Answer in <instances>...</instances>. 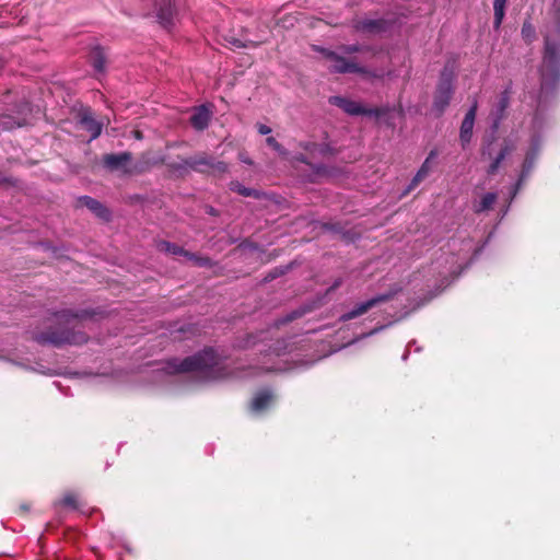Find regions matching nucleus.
I'll return each mask as SVG.
<instances>
[{
	"label": "nucleus",
	"mask_w": 560,
	"mask_h": 560,
	"mask_svg": "<svg viewBox=\"0 0 560 560\" xmlns=\"http://www.w3.org/2000/svg\"><path fill=\"white\" fill-rule=\"evenodd\" d=\"M228 361L222 360L213 349H206L182 361L174 359L166 362L164 370L170 373L195 372L203 381H212L235 375L228 372Z\"/></svg>",
	"instance_id": "1"
},
{
	"label": "nucleus",
	"mask_w": 560,
	"mask_h": 560,
	"mask_svg": "<svg viewBox=\"0 0 560 560\" xmlns=\"http://www.w3.org/2000/svg\"><path fill=\"white\" fill-rule=\"evenodd\" d=\"M36 341L43 345H52L56 347L62 345H80L88 340V337L81 331L65 329L61 331L42 332L35 337Z\"/></svg>",
	"instance_id": "2"
},
{
	"label": "nucleus",
	"mask_w": 560,
	"mask_h": 560,
	"mask_svg": "<svg viewBox=\"0 0 560 560\" xmlns=\"http://www.w3.org/2000/svg\"><path fill=\"white\" fill-rule=\"evenodd\" d=\"M326 66L334 72H358L360 69L334 51L323 50Z\"/></svg>",
	"instance_id": "3"
},
{
	"label": "nucleus",
	"mask_w": 560,
	"mask_h": 560,
	"mask_svg": "<svg viewBox=\"0 0 560 560\" xmlns=\"http://www.w3.org/2000/svg\"><path fill=\"white\" fill-rule=\"evenodd\" d=\"M158 247L160 252L171 254L174 256H184L186 259L190 260L194 265L197 266H205L208 262V259L198 257L195 254H190L184 250L182 247L170 242H160Z\"/></svg>",
	"instance_id": "4"
},
{
	"label": "nucleus",
	"mask_w": 560,
	"mask_h": 560,
	"mask_svg": "<svg viewBox=\"0 0 560 560\" xmlns=\"http://www.w3.org/2000/svg\"><path fill=\"white\" fill-rule=\"evenodd\" d=\"M174 15H175V8L172 2V0H163L158 9V20L159 23L165 27L168 28L173 26L174 24Z\"/></svg>",
	"instance_id": "5"
},
{
	"label": "nucleus",
	"mask_w": 560,
	"mask_h": 560,
	"mask_svg": "<svg viewBox=\"0 0 560 560\" xmlns=\"http://www.w3.org/2000/svg\"><path fill=\"white\" fill-rule=\"evenodd\" d=\"M453 89L450 81L442 82L436 91L434 98V107L436 110L442 112L450 103Z\"/></svg>",
	"instance_id": "6"
},
{
	"label": "nucleus",
	"mask_w": 560,
	"mask_h": 560,
	"mask_svg": "<svg viewBox=\"0 0 560 560\" xmlns=\"http://www.w3.org/2000/svg\"><path fill=\"white\" fill-rule=\"evenodd\" d=\"M212 113L207 105H200L196 108L195 113L190 116V122L197 130H203L208 127Z\"/></svg>",
	"instance_id": "7"
},
{
	"label": "nucleus",
	"mask_w": 560,
	"mask_h": 560,
	"mask_svg": "<svg viewBox=\"0 0 560 560\" xmlns=\"http://www.w3.org/2000/svg\"><path fill=\"white\" fill-rule=\"evenodd\" d=\"M80 125L90 133V140L96 139L102 132L103 125L96 121L89 110L81 114Z\"/></svg>",
	"instance_id": "8"
},
{
	"label": "nucleus",
	"mask_w": 560,
	"mask_h": 560,
	"mask_svg": "<svg viewBox=\"0 0 560 560\" xmlns=\"http://www.w3.org/2000/svg\"><path fill=\"white\" fill-rule=\"evenodd\" d=\"M273 404V395L270 390L264 389L255 395L252 401V411L260 413L267 410Z\"/></svg>",
	"instance_id": "9"
},
{
	"label": "nucleus",
	"mask_w": 560,
	"mask_h": 560,
	"mask_svg": "<svg viewBox=\"0 0 560 560\" xmlns=\"http://www.w3.org/2000/svg\"><path fill=\"white\" fill-rule=\"evenodd\" d=\"M476 117V105H474L466 114L462 127H460V140L463 144L468 143L470 141L472 135V128L475 124Z\"/></svg>",
	"instance_id": "10"
},
{
	"label": "nucleus",
	"mask_w": 560,
	"mask_h": 560,
	"mask_svg": "<svg viewBox=\"0 0 560 560\" xmlns=\"http://www.w3.org/2000/svg\"><path fill=\"white\" fill-rule=\"evenodd\" d=\"M436 156V153L434 151H431L429 156L425 159V161L422 163L421 167L415 175L411 187H416L419 185L432 171L433 164H434V158Z\"/></svg>",
	"instance_id": "11"
},
{
	"label": "nucleus",
	"mask_w": 560,
	"mask_h": 560,
	"mask_svg": "<svg viewBox=\"0 0 560 560\" xmlns=\"http://www.w3.org/2000/svg\"><path fill=\"white\" fill-rule=\"evenodd\" d=\"M381 300H383V296L377 298V299H371V300H369L366 302L360 303L352 311H350L347 314L342 315L341 319L342 320H349V319L355 318L358 316H361L364 313H366L371 307H373Z\"/></svg>",
	"instance_id": "12"
},
{
	"label": "nucleus",
	"mask_w": 560,
	"mask_h": 560,
	"mask_svg": "<svg viewBox=\"0 0 560 560\" xmlns=\"http://www.w3.org/2000/svg\"><path fill=\"white\" fill-rule=\"evenodd\" d=\"M332 103L341 107L346 113L350 115L366 113L359 103L351 100L336 96L332 98Z\"/></svg>",
	"instance_id": "13"
},
{
	"label": "nucleus",
	"mask_w": 560,
	"mask_h": 560,
	"mask_svg": "<svg viewBox=\"0 0 560 560\" xmlns=\"http://www.w3.org/2000/svg\"><path fill=\"white\" fill-rule=\"evenodd\" d=\"M81 202L83 206H85L88 209H90L93 213H95L98 218L107 220L109 218L108 210L97 200L91 198V197H83L81 198Z\"/></svg>",
	"instance_id": "14"
},
{
	"label": "nucleus",
	"mask_w": 560,
	"mask_h": 560,
	"mask_svg": "<svg viewBox=\"0 0 560 560\" xmlns=\"http://www.w3.org/2000/svg\"><path fill=\"white\" fill-rule=\"evenodd\" d=\"M131 160V154L124 152L119 154H108L104 158V163L112 170L125 166Z\"/></svg>",
	"instance_id": "15"
},
{
	"label": "nucleus",
	"mask_w": 560,
	"mask_h": 560,
	"mask_svg": "<svg viewBox=\"0 0 560 560\" xmlns=\"http://www.w3.org/2000/svg\"><path fill=\"white\" fill-rule=\"evenodd\" d=\"M497 201V195L488 192L482 196L481 200L475 206L476 212H483L492 208Z\"/></svg>",
	"instance_id": "16"
},
{
	"label": "nucleus",
	"mask_w": 560,
	"mask_h": 560,
	"mask_svg": "<svg viewBox=\"0 0 560 560\" xmlns=\"http://www.w3.org/2000/svg\"><path fill=\"white\" fill-rule=\"evenodd\" d=\"M508 0H494L493 10H494V26L500 27L504 14H505V4Z\"/></svg>",
	"instance_id": "17"
},
{
	"label": "nucleus",
	"mask_w": 560,
	"mask_h": 560,
	"mask_svg": "<svg viewBox=\"0 0 560 560\" xmlns=\"http://www.w3.org/2000/svg\"><path fill=\"white\" fill-rule=\"evenodd\" d=\"M55 318H56L57 323H60V324L63 323V324L69 325L71 323L78 320V315L72 314L69 311H61V312H58L55 314Z\"/></svg>",
	"instance_id": "18"
},
{
	"label": "nucleus",
	"mask_w": 560,
	"mask_h": 560,
	"mask_svg": "<svg viewBox=\"0 0 560 560\" xmlns=\"http://www.w3.org/2000/svg\"><path fill=\"white\" fill-rule=\"evenodd\" d=\"M556 48L550 44L549 39L546 42V55H545V65H551L556 59Z\"/></svg>",
	"instance_id": "19"
},
{
	"label": "nucleus",
	"mask_w": 560,
	"mask_h": 560,
	"mask_svg": "<svg viewBox=\"0 0 560 560\" xmlns=\"http://www.w3.org/2000/svg\"><path fill=\"white\" fill-rule=\"evenodd\" d=\"M522 36L526 42H530L535 37V28L530 23L523 24Z\"/></svg>",
	"instance_id": "20"
},
{
	"label": "nucleus",
	"mask_w": 560,
	"mask_h": 560,
	"mask_svg": "<svg viewBox=\"0 0 560 560\" xmlns=\"http://www.w3.org/2000/svg\"><path fill=\"white\" fill-rule=\"evenodd\" d=\"M61 504L67 508L74 509L77 506V498L73 494H66L62 500Z\"/></svg>",
	"instance_id": "21"
},
{
	"label": "nucleus",
	"mask_w": 560,
	"mask_h": 560,
	"mask_svg": "<svg viewBox=\"0 0 560 560\" xmlns=\"http://www.w3.org/2000/svg\"><path fill=\"white\" fill-rule=\"evenodd\" d=\"M267 144L271 147L275 151L284 154V152L281 150L280 144L276 141L273 137L267 138Z\"/></svg>",
	"instance_id": "22"
},
{
	"label": "nucleus",
	"mask_w": 560,
	"mask_h": 560,
	"mask_svg": "<svg viewBox=\"0 0 560 560\" xmlns=\"http://www.w3.org/2000/svg\"><path fill=\"white\" fill-rule=\"evenodd\" d=\"M533 161H534V152H530L527 154V156L525 159L524 171H523L522 177H524L525 173L530 168Z\"/></svg>",
	"instance_id": "23"
},
{
	"label": "nucleus",
	"mask_w": 560,
	"mask_h": 560,
	"mask_svg": "<svg viewBox=\"0 0 560 560\" xmlns=\"http://www.w3.org/2000/svg\"><path fill=\"white\" fill-rule=\"evenodd\" d=\"M105 67V60L101 55H97V57L94 60V68L97 71H103Z\"/></svg>",
	"instance_id": "24"
},
{
	"label": "nucleus",
	"mask_w": 560,
	"mask_h": 560,
	"mask_svg": "<svg viewBox=\"0 0 560 560\" xmlns=\"http://www.w3.org/2000/svg\"><path fill=\"white\" fill-rule=\"evenodd\" d=\"M257 130L260 135H268L271 132V128L268 127L267 125L265 124H258L257 125Z\"/></svg>",
	"instance_id": "25"
},
{
	"label": "nucleus",
	"mask_w": 560,
	"mask_h": 560,
	"mask_svg": "<svg viewBox=\"0 0 560 560\" xmlns=\"http://www.w3.org/2000/svg\"><path fill=\"white\" fill-rule=\"evenodd\" d=\"M229 43L234 46V47H237V48H241L244 46V43L242 42V39H237V38H231L229 40Z\"/></svg>",
	"instance_id": "26"
},
{
	"label": "nucleus",
	"mask_w": 560,
	"mask_h": 560,
	"mask_svg": "<svg viewBox=\"0 0 560 560\" xmlns=\"http://www.w3.org/2000/svg\"><path fill=\"white\" fill-rule=\"evenodd\" d=\"M237 190L241 195H245V187L240 186Z\"/></svg>",
	"instance_id": "27"
},
{
	"label": "nucleus",
	"mask_w": 560,
	"mask_h": 560,
	"mask_svg": "<svg viewBox=\"0 0 560 560\" xmlns=\"http://www.w3.org/2000/svg\"><path fill=\"white\" fill-rule=\"evenodd\" d=\"M357 48L354 46H351V47H347V52H352V51H355Z\"/></svg>",
	"instance_id": "28"
},
{
	"label": "nucleus",
	"mask_w": 560,
	"mask_h": 560,
	"mask_svg": "<svg viewBox=\"0 0 560 560\" xmlns=\"http://www.w3.org/2000/svg\"><path fill=\"white\" fill-rule=\"evenodd\" d=\"M499 162H500V159H498L495 161V163L492 165V171H494L498 167Z\"/></svg>",
	"instance_id": "29"
},
{
	"label": "nucleus",
	"mask_w": 560,
	"mask_h": 560,
	"mask_svg": "<svg viewBox=\"0 0 560 560\" xmlns=\"http://www.w3.org/2000/svg\"><path fill=\"white\" fill-rule=\"evenodd\" d=\"M373 113L375 114V116H377V117H378V116L381 115L382 110L376 109V110H374Z\"/></svg>",
	"instance_id": "30"
},
{
	"label": "nucleus",
	"mask_w": 560,
	"mask_h": 560,
	"mask_svg": "<svg viewBox=\"0 0 560 560\" xmlns=\"http://www.w3.org/2000/svg\"><path fill=\"white\" fill-rule=\"evenodd\" d=\"M252 195H253V192H252L250 190H248V189H247L246 196H247V197H249V196H252Z\"/></svg>",
	"instance_id": "31"
}]
</instances>
